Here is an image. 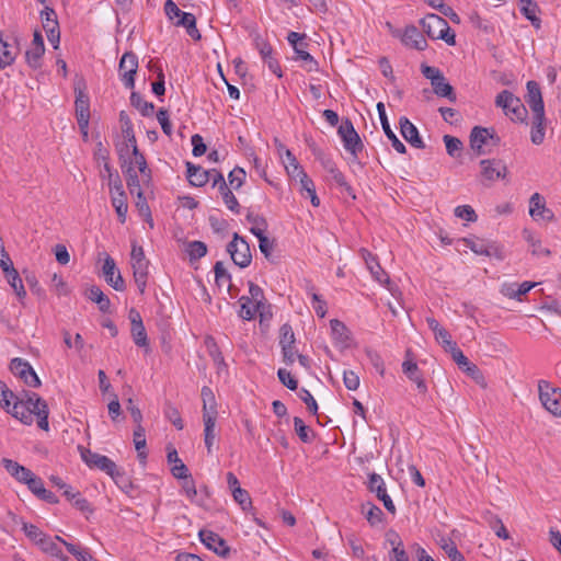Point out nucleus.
<instances>
[{
	"label": "nucleus",
	"mask_w": 561,
	"mask_h": 561,
	"mask_svg": "<svg viewBox=\"0 0 561 561\" xmlns=\"http://www.w3.org/2000/svg\"><path fill=\"white\" fill-rule=\"evenodd\" d=\"M121 80L127 89L135 87V75L138 69V57L131 53H125L119 61Z\"/></svg>",
	"instance_id": "nucleus-12"
},
{
	"label": "nucleus",
	"mask_w": 561,
	"mask_h": 561,
	"mask_svg": "<svg viewBox=\"0 0 561 561\" xmlns=\"http://www.w3.org/2000/svg\"><path fill=\"white\" fill-rule=\"evenodd\" d=\"M10 370L28 387L37 388L41 386V380L28 362L19 357L13 358L10 363Z\"/></svg>",
	"instance_id": "nucleus-9"
},
{
	"label": "nucleus",
	"mask_w": 561,
	"mask_h": 561,
	"mask_svg": "<svg viewBox=\"0 0 561 561\" xmlns=\"http://www.w3.org/2000/svg\"><path fill=\"white\" fill-rule=\"evenodd\" d=\"M7 412L23 424L31 425L33 423L32 413L27 410V405L24 403V398H18Z\"/></svg>",
	"instance_id": "nucleus-33"
},
{
	"label": "nucleus",
	"mask_w": 561,
	"mask_h": 561,
	"mask_svg": "<svg viewBox=\"0 0 561 561\" xmlns=\"http://www.w3.org/2000/svg\"><path fill=\"white\" fill-rule=\"evenodd\" d=\"M545 114H533L530 139L534 145H541L545 139Z\"/></svg>",
	"instance_id": "nucleus-36"
},
{
	"label": "nucleus",
	"mask_w": 561,
	"mask_h": 561,
	"mask_svg": "<svg viewBox=\"0 0 561 561\" xmlns=\"http://www.w3.org/2000/svg\"><path fill=\"white\" fill-rule=\"evenodd\" d=\"M134 444L138 454V458L144 462L147 458V453L145 451L147 443L145 428L141 426V424L137 425L136 430L134 431Z\"/></svg>",
	"instance_id": "nucleus-44"
},
{
	"label": "nucleus",
	"mask_w": 561,
	"mask_h": 561,
	"mask_svg": "<svg viewBox=\"0 0 561 561\" xmlns=\"http://www.w3.org/2000/svg\"><path fill=\"white\" fill-rule=\"evenodd\" d=\"M182 490H183L184 494L186 495V497L192 503H195V504H198V505L202 504V500L198 497L196 485H195V482L192 479V477L186 478V479L183 480V482H182Z\"/></svg>",
	"instance_id": "nucleus-56"
},
{
	"label": "nucleus",
	"mask_w": 561,
	"mask_h": 561,
	"mask_svg": "<svg viewBox=\"0 0 561 561\" xmlns=\"http://www.w3.org/2000/svg\"><path fill=\"white\" fill-rule=\"evenodd\" d=\"M232 497L243 511H248L252 507V500L247 490L242 488H236V490L232 492Z\"/></svg>",
	"instance_id": "nucleus-58"
},
{
	"label": "nucleus",
	"mask_w": 561,
	"mask_h": 561,
	"mask_svg": "<svg viewBox=\"0 0 561 561\" xmlns=\"http://www.w3.org/2000/svg\"><path fill=\"white\" fill-rule=\"evenodd\" d=\"M22 529L25 533V535L38 546L47 536L37 526L33 524L23 523Z\"/></svg>",
	"instance_id": "nucleus-61"
},
{
	"label": "nucleus",
	"mask_w": 561,
	"mask_h": 561,
	"mask_svg": "<svg viewBox=\"0 0 561 561\" xmlns=\"http://www.w3.org/2000/svg\"><path fill=\"white\" fill-rule=\"evenodd\" d=\"M45 53V46L33 47L31 46L25 53V59L27 65L32 69H38L42 66V57Z\"/></svg>",
	"instance_id": "nucleus-48"
},
{
	"label": "nucleus",
	"mask_w": 561,
	"mask_h": 561,
	"mask_svg": "<svg viewBox=\"0 0 561 561\" xmlns=\"http://www.w3.org/2000/svg\"><path fill=\"white\" fill-rule=\"evenodd\" d=\"M217 415L218 414H214L213 411H210L209 413L208 412L203 413L204 440H205V446L207 448L208 454H211L213 446L217 438V433H216Z\"/></svg>",
	"instance_id": "nucleus-25"
},
{
	"label": "nucleus",
	"mask_w": 561,
	"mask_h": 561,
	"mask_svg": "<svg viewBox=\"0 0 561 561\" xmlns=\"http://www.w3.org/2000/svg\"><path fill=\"white\" fill-rule=\"evenodd\" d=\"M529 215L535 219H545L551 221L554 218L553 213L546 207V202L539 193H534L529 199Z\"/></svg>",
	"instance_id": "nucleus-21"
},
{
	"label": "nucleus",
	"mask_w": 561,
	"mask_h": 561,
	"mask_svg": "<svg viewBox=\"0 0 561 561\" xmlns=\"http://www.w3.org/2000/svg\"><path fill=\"white\" fill-rule=\"evenodd\" d=\"M164 415L178 430H182L184 427L179 410L171 403L165 404Z\"/></svg>",
	"instance_id": "nucleus-59"
},
{
	"label": "nucleus",
	"mask_w": 561,
	"mask_h": 561,
	"mask_svg": "<svg viewBox=\"0 0 561 561\" xmlns=\"http://www.w3.org/2000/svg\"><path fill=\"white\" fill-rule=\"evenodd\" d=\"M285 169L288 175L295 180H301L304 175L307 173L304 171L302 167L297 161L296 157L291 153L290 150H286V161H284Z\"/></svg>",
	"instance_id": "nucleus-40"
},
{
	"label": "nucleus",
	"mask_w": 561,
	"mask_h": 561,
	"mask_svg": "<svg viewBox=\"0 0 561 561\" xmlns=\"http://www.w3.org/2000/svg\"><path fill=\"white\" fill-rule=\"evenodd\" d=\"M536 286V283L530 282H524L517 286L515 289V285H510L506 289L505 295H507L511 298H520L522 296L526 295L531 288Z\"/></svg>",
	"instance_id": "nucleus-60"
},
{
	"label": "nucleus",
	"mask_w": 561,
	"mask_h": 561,
	"mask_svg": "<svg viewBox=\"0 0 561 561\" xmlns=\"http://www.w3.org/2000/svg\"><path fill=\"white\" fill-rule=\"evenodd\" d=\"M377 111L380 118V123L382 126V129L388 137V139L391 141L392 147L399 152V153H405L407 148L404 144L396 136V134L392 130V127H390V124L387 118L386 108L382 102H379L377 104Z\"/></svg>",
	"instance_id": "nucleus-22"
},
{
	"label": "nucleus",
	"mask_w": 561,
	"mask_h": 561,
	"mask_svg": "<svg viewBox=\"0 0 561 561\" xmlns=\"http://www.w3.org/2000/svg\"><path fill=\"white\" fill-rule=\"evenodd\" d=\"M247 220L251 224V233H253L255 237H261L265 234V231L267 229V221L263 216L249 213L247 215Z\"/></svg>",
	"instance_id": "nucleus-42"
},
{
	"label": "nucleus",
	"mask_w": 561,
	"mask_h": 561,
	"mask_svg": "<svg viewBox=\"0 0 561 561\" xmlns=\"http://www.w3.org/2000/svg\"><path fill=\"white\" fill-rule=\"evenodd\" d=\"M294 427L301 442L310 443L312 440L313 432L309 426L305 424V422L300 417H294Z\"/></svg>",
	"instance_id": "nucleus-54"
},
{
	"label": "nucleus",
	"mask_w": 561,
	"mask_h": 561,
	"mask_svg": "<svg viewBox=\"0 0 561 561\" xmlns=\"http://www.w3.org/2000/svg\"><path fill=\"white\" fill-rule=\"evenodd\" d=\"M423 31L432 39H438L442 31L448 30V23L437 14H427L422 21Z\"/></svg>",
	"instance_id": "nucleus-20"
},
{
	"label": "nucleus",
	"mask_w": 561,
	"mask_h": 561,
	"mask_svg": "<svg viewBox=\"0 0 561 561\" xmlns=\"http://www.w3.org/2000/svg\"><path fill=\"white\" fill-rule=\"evenodd\" d=\"M128 319L130 320V332L135 344L139 347H147L148 337L140 313L131 308L128 313Z\"/></svg>",
	"instance_id": "nucleus-17"
},
{
	"label": "nucleus",
	"mask_w": 561,
	"mask_h": 561,
	"mask_svg": "<svg viewBox=\"0 0 561 561\" xmlns=\"http://www.w3.org/2000/svg\"><path fill=\"white\" fill-rule=\"evenodd\" d=\"M203 400V413L213 411L214 414H218L215 396L209 387H203L201 391Z\"/></svg>",
	"instance_id": "nucleus-53"
},
{
	"label": "nucleus",
	"mask_w": 561,
	"mask_h": 561,
	"mask_svg": "<svg viewBox=\"0 0 561 561\" xmlns=\"http://www.w3.org/2000/svg\"><path fill=\"white\" fill-rule=\"evenodd\" d=\"M337 134L343 141L345 150L348 151L354 159H357L358 153L364 149V145L350 118H344L342 121L339 126Z\"/></svg>",
	"instance_id": "nucleus-3"
},
{
	"label": "nucleus",
	"mask_w": 561,
	"mask_h": 561,
	"mask_svg": "<svg viewBox=\"0 0 561 561\" xmlns=\"http://www.w3.org/2000/svg\"><path fill=\"white\" fill-rule=\"evenodd\" d=\"M130 265L138 290L144 295L149 276V261L145 256L142 247L138 245L137 242L131 243Z\"/></svg>",
	"instance_id": "nucleus-1"
},
{
	"label": "nucleus",
	"mask_w": 561,
	"mask_h": 561,
	"mask_svg": "<svg viewBox=\"0 0 561 561\" xmlns=\"http://www.w3.org/2000/svg\"><path fill=\"white\" fill-rule=\"evenodd\" d=\"M205 345L207 347L209 356L213 358L214 364L217 367V370L220 371L224 368H227L222 353H221L218 344L216 343L215 339L209 335L206 336Z\"/></svg>",
	"instance_id": "nucleus-39"
},
{
	"label": "nucleus",
	"mask_w": 561,
	"mask_h": 561,
	"mask_svg": "<svg viewBox=\"0 0 561 561\" xmlns=\"http://www.w3.org/2000/svg\"><path fill=\"white\" fill-rule=\"evenodd\" d=\"M495 105L503 108L505 115L513 121L523 122L526 117L527 110L520 99L515 96L508 90H503L496 95Z\"/></svg>",
	"instance_id": "nucleus-2"
},
{
	"label": "nucleus",
	"mask_w": 561,
	"mask_h": 561,
	"mask_svg": "<svg viewBox=\"0 0 561 561\" xmlns=\"http://www.w3.org/2000/svg\"><path fill=\"white\" fill-rule=\"evenodd\" d=\"M426 323L433 331L435 340L442 343L445 348L454 342L448 331L444 329L436 319L428 317L426 318Z\"/></svg>",
	"instance_id": "nucleus-38"
},
{
	"label": "nucleus",
	"mask_w": 561,
	"mask_h": 561,
	"mask_svg": "<svg viewBox=\"0 0 561 561\" xmlns=\"http://www.w3.org/2000/svg\"><path fill=\"white\" fill-rule=\"evenodd\" d=\"M363 513L370 526H376L382 523L383 513L382 511L373 503H367L363 505Z\"/></svg>",
	"instance_id": "nucleus-43"
},
{
	"label": "nucleus",
	"mask_w": 561,
	"mask_h": 561,
	"mask_svg": "<svg viewBox=\"0 0 561 561\" xmlns=\"http://www.w3.org/2000/svg\"><path fill=\"white\" fill-rule=\"evenodd\" d=\"M245 176H247L245 171L242 168H239V167L234 168L228 174L229 185L233 190H239L242 186V184L244 183Z\"/></svg>",
	"instance_id": "nucleus-63"
},
{
	"label": "nucleus",
	"mask_w": 561,
	"mask_h": 561,
	"mask_svg": "<svg viewBox=\"0 0 561 561\" xmlns=\"http://www.w3.org/2000/svg\"><path fill=\"white\" fill-rule=\"evenodd\" d=\"M130 104L136 107L142 116H150L153 114L154 105L151 102H147L137 92H131Z\"/></svg>",
	"instance_id": "nucleus-46"
},
{
	"label": "nucleus",
	"mask_w": 561,
	"mask_h": 561,
	"mask_svg": "<svg viewBox=\"0 0 561 561\" xmlns=\"http://www.w3.org/2000/svg\"><path fill=\"white\" fill-rule=\"evenodd\" d=\"M227 252L236 265L244 268L251 264L252 254L250 245L238 233H234L232 240L228 243Z\"/></svg>",
	"instance_id": "nucleus-5"
},
{
	"label": "nucleus",
	"mask_w": 561,
	"mask_h": 561,
	"mask_svg": "<svg viewBox=\"0 0 561 561\" xmlns=\"http://www.w3.org/2000/svg\"><path fill=\"white\" fill-rule=\"evenodd\" d=\"M102 271L106 283L110 286L117 291H123L125 289V282L116 268L115 261L110 255H106Z\"/></svg>",
	"instance_id": "nucleus-18"
},
{
	"label": "nucleus",
	"mask_w": 561,
	"mask_h": 561,
	"mask_svg": "<svg viewBox=\"0 0 561 561\" xmlns=\"http://www.w3.org/2000/svg\"><path fill=\"white\" fill-rule=\"evenodd\" d=\"M360 255L366 263L367 268L369 270L373 277L382 285H390V279L387 273L380 266L377 257L373 255L368 250L360 249Z\"/></svg>",
	"instance_id": "nucleus-19"
},
{
	"label": "nucleus",
	"mask_w": 561,
	"mask_h": 561,
	"mask_svg": "<svg viewBox=\"0 0 561 561\" xmlns=\"http://www.w3.org/2000/svg\"><path fill=\"white\" fill-rule=\"evenodd\" d=\"M306 34H300L297 32H289L287 36V41L293 46L296 59H299L305 62L304 67L307 71H317L318 62L305 49L307 47L306 43Z\"/></svg>",
	"instance_id": "nucleus-6"
},
{
	"label": "nucleus",
	"mask_w": 561,
	"mask_h": 561,
	"mask_svg": "<svg viewBox=\"0 0 561 561\" xmlns=\"http://www.w3.org/2000/svg\"><path fill=\"white\" fill-rule=\"evenodd\" d=\"M402 42L404 45L417 50H424L427 46L426 39L424 38L423 34L414 25L405 27V31L402 36Z\"/></svg>",
	"instance_id": "nucleus-29"
},
{
	"label": "nucleus",
	"mask_w": 561,
	"mask_h": 561,
	"mask_svg": "<svg viewBox=\"0 0 561 561\" xmlns=\"http://www.w3.org/2000/svg\"><path fill=\"white\" fill-rule=\"evenodd\" d=\"M123 173L126 176L127 187L130 194H136L137 198H142V191L140 186V179L133 165H126V160L121 164Z\"/></svg>",
	"instance_id": "nucleus-30"
},
{
	"label": "nucleus",
	"mask_w": 561,
	"mask_h": 561,
	"mask_svg": "<svg viewBox=\"0 0 561 561\" xmlns=\"http://www.w3.org/2000/svg\"><path fill=\"white\" fill-rule=\"evenodd\" d=\"M365 354H366L369 363L376 369V371L380 376H383L386 368H385V363H383L382 356L377 351L371 350V348H365Z\"/></svg>",
	"instance_id": "nucleus-57"
},
{
	"label": "nucleus",
	"mask_w": 561,
	"mask_h": 561,
	"mask_svg": "<svg viewBox=\"0 0 561 561\" xmlns=\"http://www.w3.org/2000/svg\"><path fill=\"white\" fill-rule=\"evenodd\" d=\"M201 541L209 549L213 550L220 557H227L229 554V547L226 541L216 533L207 529L199 531Z\"/></svg>",
	"instance_id": "nucleus-16"
},
{
	"label": "nucleus",
	"mask_w": 561,
	"mask_h": 561,
	"mask_svg": "<svg viewBox=\"0 0 561 561\" xmlns=\"http://www.w3.org/2000/svg\"><path fill=\"white\" fill-rule=\"evenodd\" d=\"M85 83L82 79L76 81L75 83V111L76 118L79 126L84 127L85 124H89L90 121V98L84 92Z\"/></svg>",
	"instance_id": "nucleus-7"
},
{
	"label": "nucleus",
	"mask_w": 561,
	"mask_h": 561,
	"mask_svg": "<svg viewBox=\"0 0 561 561\" xmlns=\"http://www.w3.org/2000/svg\"><path fill=\"white\" fill-rule=\"evenodd\" d=\"M98 460L96 468L108 474L116 483L124 477V471L108 457L103 455L101 458H98Z\"/></svg>",
	"instance_id": "nucleus-35"
},
{
	"label": "nucleus",
	"mask_w": 561,
	"mask_h": 561,
	"mask_svg": "<svg viewBox=\"0 0 561 561\" xmlns=\"http://www.w3.org/2000/svg\"><path fill=\"white\" fill-rule=\"evenodd\" d=\"M39 547L44 552L49 553L50 556L56 557L61 561H68V557L64 554L58 543L49 536L45 537Z\"/></svg>",
	"instance_id": "nucleus-45"
},
{
	"label": "nucleus",
	"mask_w": 561,
	"mask_h": 561,
	"mask_svg": "<svg viewBox=\"0 0 561 561\" xmlns=\"http://www.w3.org/2000/svg\"><path fill=\"white\" fill-rule=\"evenodd\" d=\"M432 85L436 95L447 98L451 102L456 101L454 88L445 80L444 76Z\"/></svg>",
	"instance_id": "nucleus-47"
},
{
	"label": "nucleus",
	"mask_w": 561,
	"mask_h": 561,
	"mask_svg": "<svg viewBox=\"0 0 561 561\" xmlns=\"http://www.w3.org/2000/svg\"><path fill=\"white\" fill-rule=\"evenodd\" d=\"M481 176L483 181L493 183L496 180L505 179L507 168L501 160L485 159L480 161Z\"/></svg>",
	"instance_id": "nucleus-15"
},
{
	"label": "nucleus",
	"mask_w": 561,
	"mask_h": 561,
	"mask_svg": "<svg viewBox=\"0 0 561 561\" xmlns=\"http://www.w3.org/2000/svg\"><path fill=\"white\" fill-rule=\"evenodd\" d=\"M16 51L12 44L3 41L0 36V69L12 65L15 60Z\"/></svg>",
	"instance_id": "nucleus-41"
},
{
	"label": "nucleus",
	"mask_w": 561,
	"mask_h": 561,
	"mask_svg": "<svg viewBox=\"0 0 561 561\" xmlns=\"http://www.w3.org/2000/svg\"><path fill=\"white\" fill-rule=\"evenodd\" d=\"M110 188V196L112 206L115 208L118 220L121 224H125L128 204L127 196L123 187L122 180L118 174L115 175L114 184Z\"/></svg>",
	"instance_id": "nucleus-8"
},
{
	"label": "nucleus",
	"mask_w": 561,
	"mask_h": 561,
	"mask_svg": "<svg viewBox=\"0 0 561 561\" xmlns=\"http://www.w3.org/2000/svg\"><path fill=\"white\" fill-rule=\"evenodd\" d=\"M186 176L191 185L198 187L210 181L211 172L192 162H186Z\"/></svg>",
	"instance_id": "nucleus-28"
},
{
	"label": "nucleus",
	"mask_w": 561,
	"mask_h": 561,
	"mask_svg": "<svg viewBox=\"0 0 561 561\" xmlns=\"http://www.w3.org/2000/svg\"><path fill=\"white\" fill-rule=\"evenodd\" d=\"M440 548L445 551L450 561H466L463 554L458 550L451 539L443 538L440 540Z\"/></svg>",
	"instance_id": "nucleus-52"
},
{
	"label": "nucleus",
	"mask_w": 561,
	"mask_h": 561,
	"mask_svg": "<svg viewBox=\"0 0 561 561\" xmlns=\"http://www.w3.org/2000/svg\"><path fill=\"white\" fill-rule=\"evenodd\" d=\"M2 466L5 470L19 482L27 484L28 480L34 474L28 468L18 463L14 460L3 458Z\"/></svg>",
	"instance_id": "nucleus-27"
},
{
	"label": "nucleus",
	"mask_w": 561,
	"mask_h": 561,
	"mask_svg": "<svg viewBox=\"0 0 561 561\" xmlns=\"http://www.w3.org/2000/svg\"><path fill=\"white\" fill-rule=\"evenodd\" d=\"M538 388L539 398L545 409L554 416H561V389L552 387L546 380L539 381Z\"/></svg>",
	"instance_id": "nucleus-4"
},
{
	"label": "nucleus",
	"mask_w": 561,
	"mask_h": 561,
	"mask_svg": "<svg viewBox=\"0 0 561 561\" xmlns=\"http://www.w3.org/2000/svg\"><path fill=\"white\" fill-rule=\"evenodd\" d=\"M330 328L333 343L341 348L348 347L351 333L346 325L337 319H332L330 321Z\"/></svg>",
	"instance_id": "nucleus-24"
},
{
	"label": "nucleus",
	"mask_w": 561,
	"mask_h": 561,
	"mask_svg": "<svg viewBox=\"0 0 561 561\" xmlns=\"http://www.w3.org/2000/svg\"><path fill=\"white\" fill-rule=\"evenodd\" d=\"M41 20L43 27L46 31L47 39L54 45V48H58L60 32L55 10L48 5H45L44 10L41 11Z\"/></svg>",
	"instance_id": "nucleus-13"
},
{
	"label": "nucleus",
	"mask_w": 561,
	"mask_h": 561,
	"mask_svg": "<svg viewBox=\"0 0 561 561\" xmlns=\"http://www.w3.org/2000/svg\"><path fill=\"white\" fill-rule=\"evenodd\" d=\"M240 309L238 311L239 317L242 320L250 321L254 319L256 310H261V308H265V304H256L251 300L248 296H241L239 298Z\"/></svg>",
	"instance_id": "nucleus-32"
},
{
	"label": "nucleus",
	"mask_w": 561,
	"mask_h": 561,
	"mask_svg": "<svg viewBox=\"0 0 561 561\" xmlns=\"http://www.w3.org/2000/svg\"><path fill=\"white\" fill-rule=\"evenodd\" d=\"M126 165H133L135 170L138 169L144 181L150 180L151 171L148 168L145 156L139 151L137 146H134L131 158L128 161L126 160Z\"/></svg>",
	"instance_id": "nucleus-31"
},
{
	"label": "nucleus",
	"mask_w": 561,
	"mask_h": 561,
	"mask_svg": "<svg viewBox=\"0 0 561 561\" xmlns=\"http://www.w3.org/2000/svg\"><path fill=\"white\" fill-rule=\"evenodd\" d=\"M402 371L412 382L416 385V388L421 394H425L427 392L426 382L421 370L419 369L417 364L412 358V353L410 350H408L405 353V359L402 363Z\"/></svg>",
	"instance_id": "nucleus-14"
},
{
	"label": "nucleus",
	"mask_w": 561,
	"mask_h": 561,
	"mask_svg": "<svg viewBox=\"0 0 561 561\" xmlns=\"http://www.w3.org/2000/svg\"><path fill=\"white\" fill-rule=\"evenodd\" d=\"M23 398L32 416L36 415L37 412L42 410V405H47V403L34 392H25Z\"/></svg>",
	"instance_id": "nucleus-51"
},
{
	"label": "nucleus",
	"mask_w": 561,
	"mask_h": 561,
	"mask_svg": "<svg viewBox=\"0 0 561 561\" xmlns=\"http://www.w3.org/2000/svg\"><path fill=\"white\" fill-rule=\"evenodd\" d=\"M526 102L533 114H545L541 90L536 81L530 80L527 82Z\"/></svg>",
	"instance_id": "nucleus-23"
},
{
	"label": "nucleus",
	"mask_w": 561,
	"mask_h": 561,
	"mask_svg": "<svg viewBox=\"0 0 561 561\" xmlns=\"http://www.w3.org/2000/svg\"><path fill=\"white\" fill-rule=\"evenodd\" d=\"M400 130L403 138L413 147L423 149L425 147L424 141L419 135L417 128L407 118L401 117L399 121Z\"/></svg>",
	"instance_id": "nucleus-26"
},
{
	"label": "nucleus",
	"mask_w": 561,
	"mask_h": 561,
	"mask_svg": "<svg viewBox=\"0 0 561 561\" xmlns=\"http://www.w3.org/2000/svg\"><path fill=\"white\" fill-rule=\"evenodd\" d=\"M5 278L10 286L13 288L15 295L20 300L24 299L26 291L23 286L22 278L20 277L16 270H12L10 274L5 275Z\"/></svg>",
	"instance_id": "nucleus-49"
},
{
	"label": "nucleus",
	"mask_w": 561,
	"mask_h": 561,
	"mask_svg": "<svg viewBox=\"0 0 561 561\" xmlns=\"http://www.w3.org/2000/svg\"><path fill=\"white\" fill-rule=\"evenodd\" d=\"M175 26H182L186 30L187 35L194 39L199 41L202 35L196 27V18L194 14L185 12L179 20L173 23Z\"/></svg>",
	"instance_id": "nucleus-34"
},
{
	"label": "nucleus",
	"mask_w": 561,
	"mask_h": 561,
	"mask_svg": "<svg viewBox=\"0 0 561 561\" xmlns=\"http://www.w3.org/2000/svg\"><path fill=\"white\" fill-rule=\"evenodd\" d=\"M489 141H491L494 146L500 144V137L494 133V129L480 126L472 128L470 134V146L474 151H477L478 154L485 153L482 147L488 145Z\"/></svg>",
	"instance_id": "nucleus-10"
},
{
	"label": "nucleus",
	"mask_w": 561,
	"mask_h": 561,
	"mask_svg": "<svg viewBox=\"0 0 561 561\" xmlns=\"http://www.w3.org/2000/svg\"><path fill=\"white\" fill-rule=\"evenodd\" d=\"M186 252L191 261H196L206 255L207 247L202 241H191L186 245Z\"/></svg>",
	"instance_id": "nucleus-55"
},
{
	"label": "nucleus",
	"mask_w": 561,
	"mask_h": 561,
	"mask_svg": "<svg viewBox=\"0 0 561 561\" xmlns=\"http://www.w3.org/2000/svg\"><path fill=\"white\" fill-rule=\"evenodd\" d=\"M64 546L78 561H98L87 548H81L68 541H64Z\"/></svg>",
	"instance_id": "nucleus-50"
},
{
	"label": "nucleus",
	"mask_w": 561,
	"mask_h": 561,
	"mask_svg": "<svg viewBox=\"0 0 561 561\" xmlns=\"http://www.w3.org/2000/svg\"><path fill=\"white\" fill-rule=\"evenodd\" d=\"M87 297L95 302L103 313L110 312L111 301L98 286H91L87 291Z\"/></svg>",
	"instance_id": "nucleus-37"
},
{
	"label": "nucleus",
	"mask_w": 561,
	"mask_h": 561,
	"mask_svg": "<svg viewBox=\"0 0 561 561\" xmlns=\"http://www.w3.org/2000/svg\"><path fill=\"white\" fill-rule=\"evenodd\" d=\"M455 216L466 221L474 222L478 216L470 205H461L455 208Z\"/></svg>",
	"instance_id": "nucleus-64"
},
{
	"label": "nucleus",
	"mask_w": 561,
	"mask_h": 561,
	"mask_svg": "<svg viewBox=\"0 0 561 561\" xmlns=\"http://www.w3.org/2000/svg\"><path fill=\"white\" fill-rule=\"evenodd\" d=\"M443 139L446 146L447 153L450 157H458L462 149V142L460 141V139L450 135H445Z\"/></svg>",
	"instance_id": "nucleus-62"
},
{
	"label": "nucleus",
	"mask_w": 561,
	"mask_h": 561,
	"mask_svg": "<svg viewBox=\"0 0 561 561\" xmlns=\"http://www.w3.org/2000/svg\"><path fill=\"white\" fill-rule=\"evenodd\" d=\"M367 488L371 493H375L377 499L382 502L385 508L391 513L396 514V505L391 497L387 493L386 483L382 477L378 473H370L368 476Z\"/></svg>",
	"instance_id": "nucleus-11"
}]
</instances>
